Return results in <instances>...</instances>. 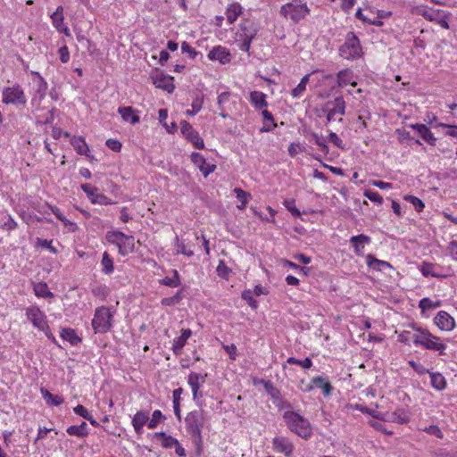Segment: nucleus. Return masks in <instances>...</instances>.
<instances>
[{"instance_id": "f257e3e1", "label": "nucleus", "mask_w": 457, "mask_h": 457, "mask_svg": "<svg viewBox=\"0 0 457 457\" xmlns=\"http://www.w3.org/2000/svg\"><path fill=\"white\" fill-rule=\"evenodd\" d=\"M205 421L204 412L203 410H195L188 412L185 418L187 431L194 439L196 445L197 454L201 453L202 450V429Z\"/></svg>"}, {"instance_id": "f03ea898", "label": "nucleus", "mask_w": 457, "mask_h": 457, "mask_svg": "<svg viewBox=\"0 0 457 457\" xmlns=\"http://www.w3.org/2000/svg\"><path fill=\"white\" fill-rule=\"evenodd\" d=\"M283 419L288 428L303 439H308L312 435V428L310 421L303 416L293 411H287Z\"/></svg>"}, {"instance_id": "7ed1b4c3", "label": "nucleus", "mask_w": 457, "mask_h": 457, "mask_svg": "<svg viewBox=\"0 0 457 457\" xmlns=\"http://www.w3.org/2000/svg\"><path fill=\"white\" fill-rule=\"evenodd\" d=\"M310 12L306 3L302 0H291L281 6L279 14L287 21L298 24L310 14Z\"/></svg>"}, {"instance_id": "20e7f679", "label": "nucleus", "mask_w": 457, "mask_h": 457, "mask_svg": "<svg viewBox=\"0 0 457 457\" xmlns=\"http://www.w3.org/2000/svg\"><path fill=\"white\" fill-rule=\"evenodd\" d=\"M413 328L417 331L412 337L415 345H420L427 350L437 351L440 354L444 353L446 345L439 341V337L431 334L428 329L415 327Z\"/></svg>"}, {"instance_id": "39448f33", "label": "nucleus", "mask_w": 457, "mask_h": 457, "mask_svg": "<svg viewBox=\"0 0 457 457\" xmlns=\"http://www.w3.org/2000/svg\"><path fill=\"white\" fill-rule=\"evenodd\" d=\"M338 52L340 57L348 61L362 57L361 42L354 32L350 31L346 34L345 43L339 47Z\"/></svg>"}, {"instance_id": "423d86ee", "label": "nucleus", "mask_w": 457, "mask_h": 457, "mask_svg": "<svg viewBox=\"0 0 457 457\" xmlns=\"http://www.w3.org/2000/svg\"><path fill=\"white\" fill-rule=\"evenodd\" d=\"M241 32L238 36V47L244 52H249L251 43L259 31V25L254 21L244 19L240 24Z\"/></svg>"}, {"instance_id": "0eeeda50", "label": "nucleus", "mask_w": 457, "mask_h": 457, "mask_svg": "<svg viewBox=\"0 0 457 457\" xmlns=\"http://www.w3.org/2000/svg\"><path fill=\"white\" fill-rule=\"evenodd\" d=\"M106 240L115 245L119 249L120 255H126L133 253L135 248V239L132 236L124 234L123 232L114 230L108 231L105 235Z\"/></svg>"}, {"instance_id": "6e6552de", "label": "nucleus", "mask_w": 457, "mask_h": 457, "mask_svg": "<svg viewBox=\"0 0 457 457\" xmlns=\"http://www.w3.org/2000/svg\"><path fill=\"white\" fill-rule=\"evenodd\" d=\"M112 312L109 308L101 306L96 309L92 320V327L95 333H106L112 328Z\"/></svg>"}, {"instance_id": "1a4fd4ad", "label": "nucleus", "mask_w": 457, "mask_h": 457, "mask_svg": "<svg viewBox=\"0 0 457 457\" xmlns=\"http://www.w3.org/2000/svg\"><path fill=\"white\" fill-rule=\"evenodd\" d=\"M346 104L343 96H337L332 101H328L323 108L327 113V121L330 122L336 115H345Z\"/></svg>"}, {"instance_id": "9d476101", "label": "nucleus", "mask_w": 457, "mask_h": 457, "mask_svg": "<svg viewBox=\"0 0 457 457\" xmlns=\"http://www.w3.org/2000/svg\"><path fill=\"white\" fill-rule=\"evenodd\" d=\"M3 102L6 104L25 105L27 100L22 88L19 85H14L3 90Z\"/></svg>"}, {"instance_id": "9b49d317", "label": "nucleus", "mask_w": 457, "mask_h": 457, "mask_svg": "<svg viewBox=\"0 0 457 457\" xmlns=\"http://www.w3.org/2000/svg\"><path fill=\"white\" fill-rule=\"evenodd\" d=\"M26 316L33 326L41 331L48 330L46 315L37 306H30L26 309Z\"/></svg>"}, {"instance_id": "f8f14e48", "label": "nucleus", "mask_w": 457, "mask_h": 457, "mask_svg": "<svg viewBox=\"0 0 457 457\" xmlns=\"http://www.w3.org/2000/svg\"><path fill=\"white\" fill-rule=\"evenodd\" d=\"M180 130L183 136L197 149H204V143L199 133L194 129L192 125L183 120L180 122Z\"/></svg>"}, {"instance_id": "ddd939ff", "label": "nucleus", "mask_w": 457, "mask_h": 457, "mask_svg": "<svg viewBox=\"0 0 457 457\" xmlns=\"http://www.w3.org/2000/svg\"><path fill=\"white\" fill-rule=\"evenodd\" d=\"M81 189L87 194V197L93 204H99L104 205L112 204V201L110 198L100 193L97 187H93L90 184H82Z\"/></svg>"}, {"instance_id": "4468645a", "label": "nucleus", "mask_w": 457, "mask_h": 457, "mask_svg": "<svg viewBox=\"0 0 457 457\" xmlns=\"http://www.w3.org/2000/svg\"><path fill=\"white\" fill-rule=\"evenodd\" d=\"M153 83L156 87L163 89L168 93H172L175 89V85L173 83V77L164 74L163 72H156L154 75L151 76Z\"/></svg>"}, {"instance_id": "2eb2a0df", "label": "nucleus", "mask_w": 457, "mask_h": 457, "mask_svg": "<svg viewBox=\"0 0 457 457\" xmlns=\"http://www.w3.org/2000/svg\"><path fill=\"white\" fill-rule=\"evenodd\" d=\"M191 161L195 166H197L205 178L216 169L215 164L207 162L205 158L196 152L192 153Z\"/></svg>"}, {"instance_id": "dca6fc26", "label": "nucleus", "mask_w": 457, "mask_h": 457, "mask_svg": "<svg viewBox=\"0 0 457 457\" xmlns=\"http://www.w3.org/2000/svg\"><path fill=\"white\" fill-rule=\"evenodd\" d=\"M435 324L444 331H451L455 327L454 319L446 312L440 311L434 319Z\"/></svg>"}, {"instance_id": "f3484780", "label": "nucleus", "mask_w": 457, "mask_h": 457, "mask_svg": "<svg viewBox=\"0 0 457 457\" xmlns=\"http://www.w3.org/2000/svg\"><path fill=\"white\" fill-rule=\"evenodd\" d=\"M349 242L353 247L356 255L364 256V248L370 244L371 238L364 234H360L351 237Z\"/></svg>"}, {"instance_id": "a211bd4d", "label": "nucleus", "mask_w": 457, "mask_h": 457, "mask_svg": "<svg viewBox=\"0 0 457 457\" xmlns=\"http://www.w3.org/2000/svg\"><path fill=\"white\" fill-rule=\"evenodd\" d=\"M273 449L278 453H282L286 456H291L294 451V445L292 442L284 436H276L272 440Z\"/></svg>"}, {"instance_id": "6ab92c4d", "label": "nucleus", "mask_w": 457, "mask_h": 457, "mask_svg": "<svg viewBox=\"0 0 457 457\" xmlns=\"http://www.w3.org/2000/svg\"><path fill=\"white\" fill-rule=\"evenodd\" d=\"M208 58L212 61H219L222 64L228 63L231 60V55L226 47L221 46H214L209 53Z\"/></svg>"}, {"instance_id": "aec40b11", "label": "nucleus", "mask_w": 457, "mask_h": 457, "mask_svg": "<svg viewBox=\"0 0 457 457\" xmlns=\"http://www.w3.org/2000/svg\"><path fill=\"white\" fill-rule=\"evenodd\" d=\"M410 127L415 129L419 135L430 145H436V138L425 124H411Z\"/></svg>"}, {"instance_id": "412c9836", "label": "nucleus", "mask_w": 457, "mask_h": 457, "mask_svg": "<svg viewBox=\"0 0 457 457\" xmlns=\"http://www.w3.org/2000/svg\"><path fill=\"white\" fill-rule=\"evenodd\" d=\"M192 331L189 328L182 329L181 335L173 340L172 350L176 355L182 353V348L185 346L187 339L191 337Z\"/></svg>"}, {"instance_id": "4be33fe9", "label": "nucleus", "mask_w": 457, "mask_h": 457, "mask_svg": "<svg viewBox=\"0 0 457 457\" xmlns=\"http://www.w3.org/2000/svg\"><path fill=\"white\" fill-rule=\"evenodd\" d=\"M365 258H366L367 266L370 269H373L378 271H381L383 268H388V269L394 270V267L392 266L391 263H389L388 262H386V261L378 260L372 254H367L365 256Z\"/></svg>"}, {"instance_id": "5701e85b", "label": "nucleus", "mask_w": 457, "mask_h": 457, "mask_svg": "<svg viewBox=\"0 0 457 457\" xmlns=\"http://www.w3.org/2000/svg\"><path fill=\"white\" fill-rule=\"evenodd\" d=\"M118 112L124 121L130 122L131 124L138 123L140 120L139 116L136 113L137 112L131 106L120 107Z\"/></svg>"}, {"instance_id": "b1692460", "label": "nucleus", "mask_w": 457, "mask_h": 457, "mask_svg": "<svg viewBox=\"0 0 457 457\" xmlns=\"http://www.w3.org/2000/svg\"><path fill=\"white\" fill-rule=\"evenodd\" d=\"M148 420V412L141 411H137L132 419V426L134 427L135 431L137 434H141L143 427L146 424Z\"/></svg>"}, {"instance_id": "393cba45", "label": "nucleus", "mask_w": 457, "mask_h": 457, "mask_svg": "<svg viewBox=\"0 0 457 457\" xmlns=\"http://www.w3.org/2000/svg\"><path fill=\"white\" fill-rule=\"evenodd\" d=\"M353 71L350 69H344L338 71L337 73V85L340 87H343L348 84H351L353 87H356L357 83L355 81L351 82L353 79Z\"/></svg>"}, {"instance_id": "a878e982", "label": "nucleus", "mask_w": 457, "mask_h": 457, "mask_svg": "<svg viewBox=\"0 0 457 457\" xmlns=\"http://www.w3.org/2000/svg\"><path fill=\"white\" fill-rule=\"evenodd\" d=\"M242 6L238 3L229 4L226 9L227 21L229 24H233L238 16L242 14Z\"/></svg>"}, {"instance_id": "bb28decb", "label": "nucleus", "mask_w": 457, "mask_h": 457, "mask_svg": "<svg viewBox=\"0 0 457 457\" xmlns=\"http://www.w3.org/2000/svg\"><path fill=\"white\" fill-rule=\"evenodd\" d=\"M250 102L256 109L267 107L266 95L260 91H253L250 94Z\"/></svg>"}, {"instance_id": "cd10ccee", "label": "nucleus", "mask_w": 457, "mask_h": 457, "mask_svg": "<svg viewBox=\"0 0 457 457\" xmlns=\"http://www.w3.org/2000/svg\"><path fill=\"white\" fill-rule=\"evenodd\" d=\"M270 395L272 398L273 403L279 410L288 409L291 407L290 403L282 397L281 393L278 388H271Z\"/></svg>"}, {"instance_id": "c85d7f7f", "label": "nucleus", "mask_w": 457, "mask_h": 457, "mask_svg": "<svg viewBox=\"0 0 457 457\" xmlns=\"http://www.w3.org/2000/svg\"><path fill=\"white\" fill-rule=\"evenodd\" d=\"M71 144L79 154L88 156L89 148L83 137H75L71 140Z\"/></svg>"}, {"instance_id": "c756f323", "label": "nucleus", "mask_w": 457, "mask_h": 457, "mask_svg": "<svg viewBox=\"0 0 457 457\" xmlns=\"http://www.w3.org/2000/svg\"><path fill=\"white\" fill-rule=\"evenodd\" d=\"M61 337L72 345H76L81 341V338L76 334L75 330L70 328L62 329Z\"/></svg>"}, {"instance_id": "7c9ffc66", "label": "nucleus", "mask_w": 457, "mask_h": 457, "mask_svg": "<svg viewBox=\"0 0 457 457\" xmlns=\"http://www.w3.org/2000/svg\"><path fill=\"white\" fill-rule=\"evenodd\" d=\"M66 431L70 436L79 437H85L88 435L87 424L85 421L81 422L79 426H70Z\"/></svg>"}, {"instance_id": "2f4dec72", "label": "nucleus", "mask_w": 457, "mask_h": 457, "mask_svg": "<svg viewBox=\"0 0 457 457\" xmlns=\"http://www.w3.org/2000/svg\"><path fill=\"white\" fill-rule=\"evenodd\" d=\"M431 378V386L436 390H444L446 386L445 377L439 372H428Z\"/></svg>"}, {"instance_id": "473e14b6", "label": "nucleus", "mask_w": 457, "mask_h": 457, "mask_svg": "<svg viewBox=\"0 0 457 457\" xmlns=\"http://www.w3.org/2000/svg\"><path fill=\"white\" fill-rule=\"evenodd\" d=\"M206 377L207 374L201 375L195 372H191L188 375L187 383L192 390L196 391V389H200L201 387L200 380H202V382H204Z\"/></svg>"}, {"instance_id": "72a5a7b5", "label": "nucleus", "mask_w": 457, "mask_h": 457, "mask_svg": "<svg viewBox=\"0 0 457 457\" xmlns=\"http://www.w3.org/2000/svg\"><path fill=\"white\" fill-rule=\"evenodd\" d=\"M172 273H173V276L171 278L165 277V278L160 279V281H159L160 284L163 285V286L170 287H177L180 286L181 281H180V277H179L178 270H173Z\"/></svg>"}, {"instance_id": "f704fd0d", "label": "nucleus", "mask_w": 457, "mask_h": 457, "mask_svg": "<svg viewBox=\"0 0 457 457\" xmlns=\"http://www.w3.org/2000/svg\"><path fill=\"white\" fill-rule=\"evenodd\" d=\"M387 421L397 422L398 424H405L409 422L410 419L404 411H396L389 413V417L386 419Z\"/></svg>"}, {"instance_id": "c9c22d12", "label": "nucleus", "mask_w": 457, "mask_h": 457, "mask_svg": "<svg viewBox=\"0 0 457 457\" xmlns=\"http://www.w3.org/2000/svg\"><path fill=\"white\" fill-rule=\"evenodd\" d=\"M154 437L162 438V446L163 448H171L175 444H178V440L173 436L167 435L165 432H156Z\"/></svg>"}, {"instance_id": "e433bc0d", "label": "nucleus", "mask_w": 457, "mask_h": 457, "mask_svg": "<svg viewBox=\"0 0 457 457\" xmlns=\"http://www.w3.org/2000/svg\"><path fill=\"white\" fill-rule=\"evenodd\" d=\"M101 264L103 266L102 271L104 274L109 275L113 272V270H114L113 261L107 252H104L103 253Z\"/></svg>"}, {"instance_id": "4c0bfd02", "label": "nucleus", "mask_w": 457, "mask_h": 457, "mask_svg": "<svg viewBox=\"0 0 457 457\" xmlns=\"http://www.w3.org/2000/svg\"><path fill=\"white\" fill-rule=\"evenodd\" d=\"M35 295L38 297L48 298L53 297V293L49 291L47 284L39 282L34 286Z\"/></svg>"}, {"instance_id": "58836bf2", "label": "nucleus", "mask_w": 457, "mask_h": 457, "mask_svg": "<svg viewBox=\"0 0 457 457\" xmlns=\"http://www.w3.org/2000/svg\"><path fill=\"white\" fill-rule=\"evenodd\" d=\"M310 76H311V74L308 73L302 78L300 83L296 86V87H295L292 90L293 97H295V98L300 97L302 96V94L305 91L306 85L309 82Z\"/></svg>"}, {"instance_id": "ea45409f", "label": "nucleus", "mask_w": 457, "mask_h": 457, "mask_svg": "<svg viewBox=\"0 0 457 457\" xmlns=\"http://www.w3.org/2000/svg\"><path fill=\"white\" fill-rule=\"evenodd\" d=\"M234 192L236 193L237 198L241 202V204L238 206V208L241 210L245 209L249 198H251V195L239 187H236Z\"/></svg>"}, {"instance_id": "a19ab883", "label": "nucleus", "mask_w": 457, "mask_h": 457, "mask_svg": "<svg viewBox=\"0 0 457 457\" xmlns=\"http://www.w3.org/2000/svg\"><path fill=\"white\" fill-rule=\"evenodd\" d=\"M355 17L357 19L362 21L364 23H368V24H370V25H375L377 27H381L384 24L382 21L376 20V18L371 19L370 17H368V16L364 15L362 13L361 9H358L357 10V12L355 13Z\"/></svg>"}, {"instance_id": "79ce46f5", "label": "nucleus", "mask_w": 457, "mask_h": 457, "mask_svg": "<svg viewBox=\"0 0 457 457\" xmlns=\"http://www.w3.org/2000/svg\"><path fill=\"white\" fill-rule=\"evenodd\" d=\"M229 96H230V94L228 92H223L218 96L217 104H218L219 110L220 111V115L222 118L228 117V114L226 113L223 105L225 103H227L228 101Z\"/></svg>"}, {"instance_id": "37998d69", "label": "nucleus", "mask_w": 457, "mask_h": 457, "mask_svg": "<svg viewBox=\"0 0 457 457\" xmlns=\"http://www.w3.org/2000/svg\"><path fill=\"white\" fill-rule=\"evenodd\" d=\"M441 305V302H433L428 297L422 298L419 303V307L422 310V312L436 309Z\"/></svg>"}, {"instance_id": "c03bdc74", "label": "nucleus", "mask_w": 457, "mask_h": 457, "mask_svg": "<svg viewBox=\"0 0 457 457\" xmlns=\"http://www.w3.org/2000/svg\"><path fill=\"white\" fill-rule=\"evenodd\" d=\"M53 24L56 28V29L60 32H63L65 35H70V29L68 27L63 25V16H51Z\"/></svg>"}, {"instance_id": "a18cd8bd", "label": "nucleus", "mask_w": 457, "mask_h": 457, "mask_svg": "<svg viewBox=\"0 0 457 457\" xmlns=\"http://www.w3.org/2000/svg\"><path fill=\"white\" fill-rule=\"evenodd\" d=\"M311 136L313 138L314 143L320 147V150L324 154H328L329 149H328V146L327 145L324 138L321 136H320L317 133H315V132H312Z\"/></svg>"}, {"instance_id": "49530a36", "label": "nucleus", "mask_w": 457, "mask_h": 457, "mask_svg": "<svg viewBox=\"0 0 457 457\" xmlns=\"http://www.w3.org/2000/svg\"><path fill=\"white\" fill-rule=\"evenodd\" d=\"M183 296L181 295V291H178L173 296L171 297H165L162 299V305L163 306H171L178 304L181 302Z\"/></svg>"}, {"instance_id": "de8ad7c7", "label": "nucleus", "mask_w": 457, "mask_h": 457, "mask_svg": "<svg viewBox=\"0 0 457 457\" xmlns=\"http://www.w3.org/2000/svg\"><path fill=\"white\" fill-rule=\"evenodd\" d=\"M404 199L407 202L411 203L418 212L423 211L425 204L419 197L411 195H407L404 196Z\"/></svg>"}, {"instance_id": "09e8293b", "label": "nucleus", "mask_w": 457, "mask_h": 457, "mask_svg": "<svg viewBox=\"0 0 457 457\" xmlns=\"http://www.w3.org/2000/svg\"><path fill=\"white\" fill-rule=\"evenodd\" d=\"M287 362L289 364L299 365V366L303 367V369H310L312 366V361L309 357L305 358L303 361L298 360L295 357H289V358H287Z\"/></svg>"}, {"instance_id": "8fccbe9b", "label": "nucleus", "mask_w": 457, "mask_h": 457, "mask_svg": "<svg viewBox=\"0 0 457 457\" xmlns=\"http://www.w3.org/2000/svg\"><path fill=\"white\" fill-rule=\"evenodd\" d=\"M253 292L250 289L244 290L241 297L253 309H257L258 302L253 298Z\"/></svg>"}, {"instance_id": "3c124183", "label": "nucleus", "mask_w": 457, "mask_h": 457, "mask_svg": "<svg viewBox=\"0 0 457 457\" xmlns=\"http://www.w3.org/2000/svg\"><path fill=\"white\" fill-rule=\"evenodd\" d=\"M162 418H163L162 411L160 410H155L152 414V419L147 423V427L150 429L155 428Z\"/></svg>"}, {"instance_id": "603ef678", "label": "nucleus", "mask_w": 457, "mask_h": 457, "mask_svg": "<svg viewBox=\"0 0 457 457\" xmlns=\"http://www.w3.org/2000/svg\"><path fill=\"white\" fill-rule=\"evenodd\" d=\"M420 271H421L422 275L425 277H428V276L435 277V278L439 277L438 274L434 272V265L431 263H428V262L422 263V265L420 267Z\"/></svg>"}, {"instance_id": "864d4df0", "label": "nucleus", "mask_w": 457, "mask_h": 457, "mask_svg": "<svg viewBox=\"0 0 457 457\" xmlns=\"http://www.w3.org/2000/svg\"><path fill=\"white\" fill-rule=\"evenodd\" d=\"M364 195L371 202L378 204L383 203V197L378 192L367 190L365 191Z\"/></svg>"}, {"instance_id": "5fc2aeb1", "label": "nucleus", "mask_w": 457, "mask_h": 457, "mask_svg": "<svg viewBox=\"0 0 457 457\" xmlns=\"http://www.w3.org/2000/svg\"><path fill=\"white\" fill-rule=\"evenodd\" d=\"M37 74L38 76L37 93L40 96V97H44L46 93L47 83L38 73Z\"/></svg>"}, {"instance_id": "6e6d98bb", "label": "nucleus", "mask_w": 457, "mask_h": 457, "mask_svg": "<svg viewBox=\"0 0 457 457\" xmlns=\"http://www.w3.org/2000/svg\"><path fill=\"white\" fill-rule=\"evenodd\" d=\"M328 140L333 143L337 147L340 149H345V145L343 144L342 139L335 132H330L328 134Z\"/></svg>"}, {"instance_id": "4d7b16f0", "label": "nucleus", "mask_w": 457, "mask_h": 457, "mask_svg": "<svg viewBox=\"0 0 457 457\" xmlns=\"http://www.w3.org/2000/svg\"><path fill=\"white\" fill-rule=\"evenodd\" d=\"M202 104H203V101L201 99H195L191 104L192 106V110H187L186 112L187 115H190V116H193L195 114H196L202 108Z\"/></svg>"}, {"instance_id": "13d9d810", "label": "nucleus", "mask_w": 457, "mask_h": 457, "mask_svg": "<svg viewBox=\"0 0 457 457\" xmlns=\"http://www.w3.org/2000/svg\"><path fill=\"white\" fill-rule=\"evenodd\" d=\"M408 363L419 375H424L429 372L428 370L426 369L422 364L414 361H409Z\"/></svg>"}, {"instance_id": "bf43d9fd", "label": "nucleus", "mask_w": 457, "mask_h": 457, "mask_svg": "<svg viewBox=\"0 0 457 457\" xmlns=\"http://www.w3.org/2000/svg\"><path fill=\"white\" fill-rule=\"evenodd\" d=\"M285 206L293 216L299 217L301 215L300 211L295 206V200H286Z\"/></svg>"}, {"instance_id": "052dcab7", "label": "nucleus", "mask_w": 457, "mask_h": 457, "mask_svg": "<svg viewBox=\"0 0 457 457\" xmlns=\"http://www.w3.org/2000/svg\"><path fill=\"white\" fill-rule=\"evenodd\" d=\"M177 240V253H181L187 256H192L194 254L193 251L187 250L186 245L183 242H179V238L176 237Z\"/></svg>"}, {"instance_id": "680f3d73", "label": "nucleus", "mask_w": 457, "mask_h": 457, "mask_svg": "<svg viewBox=\"0 0 457 457\" xmlns=\"http://www.w3.org/2000/svg\"><path fill=\"white\" fill-rule=\"evenodd\" d=\"M181 51H182V53L189 54V55L192 59H195L196 57V55L198 54V53L193 47H191L189 46V44L186 41H184L181 44Z\"/></svg>"}, {"instance_id": "e2e57ef3", "label": "nucleus", "mask_w": 457, "mask_h": 457, "mask_svg": "<svg viewBox=\"0 0 457 457\" xmlns=\"http://www.w3.org/2000/svg\"><path fill=\"white\" fill-rule=\"evenodd\" d=\"M106 145L108 148L114 152H120L121 149V143L119 140L110 138L106 141Z\"/></svg>"}, {"instance_id": "0e129e2a", "label": "nucleus", "mask_w": 457, "mask_h": 457, "mask_svg": "<svg viewBox=\"0 0 457 457\" xmlns=\"http://www.w3.org/2000/svg\"><path fill=\"white\" fill-rule=\"evenodd\" d=\"M324 382L325 379L322 377H315L312 379L311 384L306 388V391L310 392L314 386L320 387Z\"/></svg>"}, {"instance_id": "69168bd1", "label": "nucleus", "mask_w": 457, "mask_h": 457, "mask_svg": "<svg viewBox=\"0 0 457 457\" xmlns=\"http://www.w3.org/2000/svg\"><path fill=\"white\" fill-rule=\"evenodd\" d=\"M60 60L62 63H66L70 60V53L66 46H62L59 49Z\"/></svg>"}, {"instance_id": "338daca9", "label": "nucleus", "mask_w": 457, "mask_h": 457, "mask_svg": "<svg viewBox=\"0 0 457 457\" xmlns=\"http://www.w3.org/2000/svg\"><path fill=\"white\" fill-rule=\"evenodd\" d=\"M2 228L5 230H13L17 228V222L9 215Z\"/></svg>"}, {"instance_id": "774afa93", "label": "nucleus", "mask_w": 457, "mask_h": 457, "mask_svg": "<svg viewBox=\"0 0 457 457\" xmlns=\"http://www.w3.org/2000/svg\"><path fill=\"white\" fill-rule=\"evenodd\" d=\"M73 411L77 414V415H79L81 417H83L84 419H87V416L89 415V412L87 410V408H85L83 405L81 404H78L76 407L73 408Z\"/></svg>"}]
</instances>
